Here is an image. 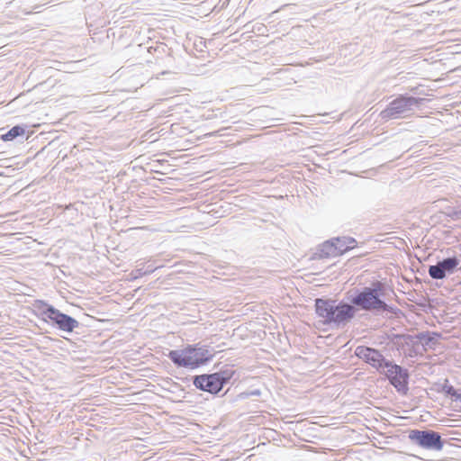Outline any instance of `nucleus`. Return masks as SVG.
<instances>
[{
  "label": "nucleus",
  "mask_w": 461,
  "mask_h": 461,
  "mask_svg": "<svg viewBox=\"0 0 461 461\" xmlns=\"http://www.w3.org/2000/svg\"><path fill=\"white\" fill-rule=\"evenodd\" d=\"M386 285L382 281H373L369 286L355 288L347 293V300L351 307V314L355 318L358 311L374 313L389 312L395 314L400 310L388 304L384 296L386 294Z\"/></svg>",
  "instance_id": "obj_1"
},
{
  "label": "nucleus",
  "mask_w": 461,
  "mask_h": 461,
  "mask_svg": "<svg viewBox=\"0 0 461 461\" xmlns=\"http://www.w3.org/2000/svg\"><path fill=\"white\" fill-rule=\"evenodd\" d=\"M314 310L322 324L331 328L343 329L353 320L351 307L344 300L338 302L331 298H316Z\"/></svg>",
  "instance_id": "obj_2"
},
{
  "label": "nucleus",
  "mask_w": 461,
  "mask_h": 461,
  "mask_svg": "<svg viewBox=\"0 0 461 461\" xmlns=\"http://www.w3.org/2000/svg\"><path fill=\"white\" fill-rule=\"evenodd\" d=\"M167 357L177 367L197 368L213 357L207 346L187 345L183 349L169 350Z\"/></svg>",
  "instance_id": "obj_3"
},
{
  "label": "nucleus",
  "mask_w": 461,
  "mask_h": 461,
  "mask_svg": "<svg viewBox=\"0 0 461 461\" xmlns=\"http://www.w3.org/2000/svg\"><path fill=\"white\" fill-rule=\"evenodd\" d=\"M408 438L412 444L426 450L440 451L445 445L439 432L428 429H411Z\"/></svg>",
  "instance_id": "obj_4"
},
{
  "label": "nucleus",
  "mask_w": 461,
  "mask_h": 461,
  "mask_svg": "<svg viewBox=\"0 0 461 461\" xmlns=\"http://www.w3.org/2000/svg\"><path fill=\"white\" fill-rule=\"evenodd\" d=\"M383 374L399 393L407 395L410 379V373L407 368L391 361V365H388Z\"/></svg>",
  "instance_id": "obj_5"
},
{
  "label": "nucleus",
  "mask_w": 461,
  "mask_h": 461,
  "mask_svg": "<svg viewBox=\"0 0 461 461\" xmlns=\"http://www.w3.org/2000/svg\"><path fill=\"white\" fill-rule=\"evenodd\" d=\"M419 100L414 97L401 95L389 104V105L380 113V117L384 121L398 119L410 111L413 105L419 104Z\"/></svg>",
  "instance_id": "obj_6"
},
{
  "label": "nucleus",
  "mask_w": 461,
  "mask_h": 461,
  "mask_svg": "<svg viewBox=\"0 0 461 461\" xmlns=\"http://www.w3.org/2000/svg\"><path fill=\"white\" fill-rule=\"evenodd\" d=\"M355 356L375 368L380 374L384 373V369L391 365V360L386 359L380 350L371 347L357 346Z\"/></svg>",
  "instance_id": "obj_7"
},
{
  "label": "nucleus",
  "mask_w": 461,
  "mask_h": 461,
  "mask_svg": "<svg viewBox=\"0 0 461 461\" xmlns=\"http://www.w3.org/2000/svg\"><path fill=\"white\" fill-rule=\"evenodd\" d=\"M459 264L460 260L456 256L445 258L438 260L436 265L429 266L428 273L432 279L441 280L453 274Z\"/></svg>",
  "instance_id": "obj_8"
},
{
  "label": "nucleus",
  "mask_w": 461,
  "mask_h": 461,
  "mask_svg": "<svg viewBox=\"0 0 461 461\" xmlns=\"http://www.w3.org/2000/svg\"><path fill=\"white\" fill-rule=\"evenodd\" d=\"M53 328L68 333L72 332L79 326V322L74 317L60 312L59 309L51 311L47 321Z\"/></svg>",
  "instance_id": "obj_9"
},
{
  "label": "nucleus",
  "mask_w": 461,
  "mask_h": 461,
  "mask_svg": "<svg viewBox=\"0 0 461 461\" xmlns=\"http://www.w3.org/2000/svg\"><path fill=\"white\" fill-rule=\"evenodd\" d=\"M194 386L203 392L217 395L223 387L213 373L195 375L192 377Z\"/></svg>",
  "instance_id": "obj_10"
},
{
  "label": "nucleus",
  "mask_w": 461,
  "mask_h": 461,
  "mask_svg": "<svg viewBox=\"0 0 461 461\" xmlns=\"http://www.w3.org/2000/svg\"><path fill=\"white\" fill-rule=\"evenodd\" d=\"M441 338V333L435 331H421L413 336H408V339L412 346L421 345L425 350H427V348H431Z\"/></svg>",
  "instance_id": "obj_11"
},
{
  "label": "nucleus",
  "mask_w": 461,
  "mask_h": 461,
  "mask_svg": "<svg viewBox=\"0 0 461 461\" xmlns=\"http://www.w3.org/2000/svg\"><path fill=\"white\" fill-rule=\"evenodd\" d=\"M32 307L38 315L41 317V320L45 322L49 320L50 316L51 311H54L56 308L48 303L43 300H35L32 303Z\"/></svg>",
  "instance_id": "obj_12"
},
{
  "label": "nucleus",
  "mask_w": 461,
  "mask_h": 461,
  "mask_svg": "<svg viewBox=\"0 0 461 461\" xmlns=\"http://www.w3.org/2000/svg\"><path fill=\"white\" fill-rule=\"evenodd\" d=\"M336 245L333 243V238L324 241L317 249V255L320 258H326L330 257H337Z\"/></svg>",
  "instance_id": "obj_13"
},
{
  "label": "nucleus",
  "mask_w": 461,
  "mask_h": 461,
  "mask_svg": "<svg viewBox=\"0 0 461 461\" xmlns=\"http://www.w3.org/2000/svg\"><path fill=\"white\" fill-rule=\"evenodd\" d=\"M213 374L215 376H217L221 385L224 387V385L227 384L233 377L235 371L232 369V367L224 366Z\"/></svg>",
  "instance_id": "obj_14"
},
{
  "label": "nucleus",
  "mask_w": 461,
  "mask_h": 461,
  "mask_svg": "<svg viewBox=\"0 0 461 461\" xmlns=\"http://www.w3.org/2000/svg\"><path fill=\"white\" fill-rule=\"evenodd\" d=\"M439 392L443 393L446 396H450L453 401H459L461 402V393L456 390L453 385L448 384V380H445V384L442 385Z\"/></svg>",
  "instance_id": "obj_15"
},
{
  "label": "nucleus",
  "mask_w": 461,
  "mask_h": 461,
  "mask_svg": "<svg viewBox=\"0 0 461 461\" xmlns=\"http://www.w3.org/2000/svg\"><path fill=\"white\" fill-rule=\"evenodd\" d=\"M25 134L24 128L21 126L13 127L8 132L1 136L4 141H12L18 136H23Z\"/></svg>",
  "instance_id": "obj_16"
},
{
  "label": "nucleus",
  "mask_w": 461,
  "mask_h": 461,
  "mask_svg": "<svg viewBox=\"0 0 461 461\" xmlns=\"http://www.w3.org/2000/svg\"><path fill=\"white\" fill-rule=\"evenodd\" d=\"M333 243L336 245L338 256H341L348 251V247L346 243V236L334 237Z\"/></svg>",
  "instance_id": "obj_17"
},
{
  "label": "nucleus",
  "mask_w": 461,
  "mask_h": 461,
  "mask_svg": "<svg viewBox=\"0 0 461 461\" xmlns=\"http://www.w3.org/2000/svg\"><path fill=\"white\" fill-rule=\"evenodd\" d=\"M261 391L259 389H253L249 391L243 392L240 394L241 399H247L252 396H260Z\"/></svg>",
  "instance_id": "obj_18"
},
{
  "label": "nucleus",
  "mask_w": 461,
  "mask_h": 461,
  "mask_svg": "<svg viewBox=\"0 0 461 461\" xmlns=\"http://www.w3.org/2000/svg\"><path fill=\"white\" fill-rule=\"evenodd\" d=\"M346 243L348 247V251L353 249L355 247H357V240L352 238V237H349V236H346Z\"/></svg>",
  "instance_id": "obj_19"
},
{
  "label": "nucleus",
  "mask_w": 461,
  "mask_h": 461,
  "mask_svg": "<svg viewBox=\"0 0 461 461\" xmlns=\"http://www.w3.org/2000/svg\"><path fill=\"white\" fill-rule=\"evenodd\" d=\"M450 216L453 218V219H456V220H461V204H460V209L459 210H456L454 211Z\"/></svg>",
  "instance_id": "obj_20"
},
{
  "label": "nucleus",
  "mask_w": 461,
  "mask_h": 461,
  "mask_svg": "<svg viewBox=\"0 0 461 461\" xmlns=\"http://www.w3.org/2000/svg\"><path fill=\"white\" fill-rule=\"evenodd\" d=\"M154 270H155V268H149V269L145 270L144 272H142V269H137L136 272H138L139 276H142V275L151 274L154 272Z\"/></svg>",
  "instance_id": "obj_21"
}]
</instances>
